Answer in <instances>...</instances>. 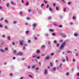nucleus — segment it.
Returning a JSON list of instances; mask_svg holds the SVG:
<instances>
[{"instance_id": "f257e3e1", "label": "nucleus", "mask_w": 79, "mask_h": 79, "mask_svg": "<svg viewBox=\"0 0 79 79\" xmlns=\"http://www.w3.org/2000/svg\"><path fill=\"white\" fill-rule=\"evenodd\" d=\"M65 45H66V42H64L61 45L60 47V49H62L64 48V47Z\"/></svg>"}, {"instance_id": "f03ea898", "label": "nucleus", "mask_w": 79, "mask_h": 79, "mask_svg": "<svg viewBox=\"0 0 79 79\" xmlns=\"http://www.w3.org/2000/svg\"><path fill=\"white\" fill-rule=\"evenodd\" d=\"M23 54L21 52H19L17 54V56H23Z\"/></svg>"}, {"instance_id": "7ed1b4c3", "label": "nucleus", "mask_w": 79, "mask_h": 79, "mask_svg": "<svg viewBox=\"0 0 79 79\" xmlns=\"http://www.w3.org/2000/svg\"><path fill=\"white\" fill-rule=\"evenodd\" d=\"M74 35L75 37H77V36L78 35H79V34L77 33H75L74 34Z\"/></svg>"}, {"instance_id": "20e7f679", "label": "nucleus", "mask_w": 79, "mask_h": 79, "mask_svg": "<svg viewBox=\"0 0 79 79\" xmlns=\"http://www.w3.org/2000/svg\"><path fill=\"white\" fill-rule=\"evenodd\" d=\"M23 40H22V41H20V44L21 45H23Z\"/></svg>"}, {"instance_id": "39448f33", "label": "nucleus", "mask_w": 79, "mask_h": 79, "mask_svg": "<svg viewBox=\"0 0 79 79\" xmlns=\"http://www.w3.org/2000/svg\"><path fill=\"white\" fill-rule=\"evenodd\" d=\"M32 26L33 27H36L37 26V24L35 23H34L33 24Z\"/></svg>"}, {"instance_id": "423d86ee", "label": "nucleus", "mask_w": 79, "mask_h": 79, "mask_svg": "<svg viewBox=\"0 0 79 79\" xmlns=\"http://www.w3.org/2000/svg\"><path fill=\"white\" fill-rule=\"evenodd\" d=\"M26 47H27V44H24V47L23 48V49L24 50H25V48Z\"/></svg>"}, {"instance_id": "0eeeda50", "label": "nucleus", "mask_w": 79, "mask_h": 79, "mask_svg": "<svg viewBox=\"0 0 79 79\" xmlns=\"http://www.w3.org/2000/svg\"><path fill=\"white\" fill-rule=\"evenodd\" d=\"M49 58H50V57L49 56H48L45 58V60H49Z\"/></svg>"}, {"instance_id": "6e6552de", "label": "nucleus", "mask_w": 79, "mask_h": 79, "mask_svg": "<svg viewBox=\"0 0 79 79\" xmlns=\"http://www.w3.org/2000/svg\"><path fill=\"white\" fill-rule=\"evenodd\" d=\"M47 69H45L44 71V74H47Z\"/></svg>"}, {"instance_id": "1a4fd4ad", "label": "nucleus", "mask_w": 79, "mask_h": 79, "mask_svg": "<svg viewBox=\"0 0 79 79\" xmlns=\"http://www.w3.org/2000/svg\"><path fill=\"white\" fill-rule=\"evenodd\" d=\"M50 66H53V63H52V62H50Z\"/></svg>"}, {"instance_id": "9d476101", "label": "nucleus", "mask_w": 79, "mask_h": 79, "mask_svg": "<svg viewBox=\"0 0 79 79\" xmlns=\"http://www.w3.org/2000/svg\"><path fill=\"white\" fill-rule=\"evenodd\" d=\"M11 3L12 4V5H15V3H14L13 1H11Z\"/></svg>"}, {"instance_id": "9b49d317", "label": "nucleus", "mask_w": 79, "mask_h": 79, "mask_svg": "<svg viewBox=\"0 0 79 79\" xmlns=\"http://www.w3.org/2000/svg\"><path fill=\"white\" fill-rule=\"evenodd\" d=\"M36 52H37V53H40V50H38Z\"/></svg>"}, {"instance_id": "f8f14e48", "label": "nucleus", "mask_w": 79, "mask_h": 79, "mask_svg": "<svg viewBox=\"0 0 79 79\" xmlns=\"http://www.w3.org/2000/svg\"><path fill=\"white\" fill-rule=\"evenodd\" d=\"M14 54H16V51L14 50Z\"/></svg>"}, {"instance_id": "ddd939ff", "label": "nucleus", "mask_w": 79, "mask_h": 79, "mask_svg": "<svg viewBox=\"0 0 79 79\" xmlns=\"http://www.w3.org/2000/svg\"><path fill=\"white\" fill-rule=\"evenodd\" d=\"M0 51L2 52H5V50L2 49H1Z\"/></svg>"}, {"instance_id": "4468645a", "label": "nucleus", "mask_w": 79, "mask_h": 79, "mask_svg": "<svg viewBox=\"0 0 79 79\" xmlns=\"http://www.w3.org/2000/svg\"><path fill=\"white\" fill-rule=\"evenodd\" d=\"M49 10L51 11H52V8H51L50 7H49Z\"/></svg>"}, {"instance_id": "2eb2a0df", "label": "nucleus", "mask_w": 79, "mask_h": 79, "mask_svg": "<svg viewBox=\"0 0 79 79\" xmlns=\"http://www.w3.org/2000/svg\"><path fill=\"white\" fill-rule=\"evenodd\" d=\"M20 14L21 15V16H22L23 15V12H20Z\"/></svg>"}, {"instance_id": "dca6fc26", "label": "nucleus", "mask_w": 79, "mask_h": 79, "mask_svg": "<svg viewBox=\"0 0 79 79\" xmlns=\"http://www.w3.org/2000/svg\"><path fill=\"white\" fill-rule=\"evenodd\" d=\"M39 69V68H37L36 69V71H36L37 73H38V70H37V69Z\"/></svg>"}, {"instance_id": "f3484780", "label": "nucleus", "mask_w": 79, "mask_h": 79, "mask_svg": "<svg viewBox=\"0 0 79 79\" xmlns=\"http://www.w3.org/2000/svg\"><path fill=\"white\" fill-rule=\"evenodd\" d=\"M13 73H10V76H13Z\"/></svg>"}, {"instance_id": "a211bd4d", "label": "nucleus", "mask_w": 79, "mask_h": 79, "mask_svg": "<svg viewBox=\"0 0 79 79\" xmlns=\"http://www.w3.org/2000/svg\"><path fill=\"white\" fill-rule=\"evenodd\" d=\"M52 35H53V36H55V35L56 34H55V33H52Z\"/></svg>"}, {"instance_id": "6ab92c4d", "label": "nucleus", "mask_w": 79, "mask_h": 79, "mask_svg": "<svg viewBox=\"0 0 79 79\" xmlns=\"http://www.w3.org/2000/svg\"><path fill=\"white\" fill-rule=\"evenodd\" d=\"M53 6H56V4L55 3H53Z\"/></svg>"}, {"instance_id": "aec40b11", "label": "nucleus", "mask_w": 79, "mask_h": 79, "mask_svg": "<svg viewBox=\"0 0 79 79\" xmlns=\"http://www.w3.org/2000/svg\"><path fill=\"white\" fill-rule=\"evenodd\" d=\"M26 5H29V2L28 1H27V3L26 4Z\"/></svg>"}, {"instance_id": "412c9836", "label": "nucleus", "mask_w": 79, "mask_h": 79, "mask_svg": "<svg viewBox=\"0 0 79 79\" xmlns=\"http://www.w3.org/2000/svg\"><path fill=\"white\" fill-rule=\"evenodd\" d=\"M68 4L69 5H71V2H69Z\"/></svg>"}, {"instance_id": "4be33fe9", "label": "nucleus", "mask_w": 79, "mask_h": 79, "mask_svg": "<svg viewBox=\"0 0 79 79\" xmlns=\"http://www.w3.org/2000/svg\"><path fill=\"white\" fill-rule=\"evenodd\" d=\"M42 48H45V45H43L42 46Z\"/></svg>"}, {"instance_id": "5701e85b", "label": "nucleus", "mask_w": 79, "mask_h": 79, "mask_svg": "<svg viewBox=\"0 0 79 79\" xmlns=\"http://www.w3.org/2000/svg\"><path fill=\"white\" fill-rule=\"evenodd\" d=\"M53 71H56V68L54 67L53 69Z\"/></svg>"}, {"instance_id": "b1692460", "label": "nucleus", "mask_w": 79, "mask_h": 79, "mask_svg": "<svg viewBox=\"0 0 79 79\" xmlns=\"http://www.w3.org/2000/svg\"><path fill=\"white\" fill-rule=\"evenodd\" d=\"M66 10V8H64V11L65 12Z\"/></svg>"}, {"instance_id": "393cba45", "label": "nucleus", "mask_w": 79, "mask_h": 79, "mask_svg": "<svg viewBox=\"0 0 79 79\" xmlns=\"http://www.w3.org/2000/svg\"><path fill=\"white\" fill-rule=\"evenodd\" d=\"M44 2L45 3H48V2H47V1H46L45 0H44Z\"/></svg>"}, {"instance_id": "a878e982", "label": "nucleus", "mask_w": 79, "mask_h": 79, "mask_svg": "<svg viewBox=\"0 0 79 79\" xmlns=\"http://www.w3.org/2000/svg\"><path fill=\"white\" fill-rule=\"evenodd\" d=\"M49 30L51 32H53V30L52 29H50Z\"/></svg>"}, {"instance_id": "bb28decb", "label": "nucleus", "mask_w": 79, "mask_h": 79, "mask_svg": "<svg viewBox=\"0 0 79 79\" xmlns=\"http://www.w3.org/2000/svg\"><path fill=\"white\" fill-rule=\"evenodd\" d=\"M49 6H49V5H48L46 6V8H48V7H49Z\"/></svg>"}, {"instance_id": "cd10ccee", "label": "nucleus", "mask_w": 79, "mask_h": 79, "mask_svg": "<svg viewBox=\"0 0 79 79\" xmlns=\"http://www.w3.org/2000/svg\"><path fill=\"white\" fill-rule=\"evenodd\" d=\"M56 45L57 47H59V45H60V44H56Z\"/></svg>"}, {"instance_id": "c85d7f7f", "label": "nucleus", "mask_w": 79, "mask_h": 79, "mask_svg": "<svg viewBox=\"0 0 79 79\" xmlns=\"http://www.w3.org/2000/svg\"><path fill=\"white\" fill-rule=\"evenodd\" d=\"M5 22H6V23H8V21H7V20H5Z\"/></svg>"}, {"instance_id": "c756f323", "label": "nucleus", "mask_w": 79, "mask_h": 79, "mask_svg": "<svg viewBox=\"0 0 79 79\" xmlns=\"http://www.w3.org/2000/svg\"><path fill=\"white\" fill-rule=\"evenodd\" d=\"M54 55V53H52L51 54V56H53V55Z\"/></svg>"}, {"instance_id": "7c9ffc66", "label": "nucleus", "mask_w": 79, "mask_h": 79, "mask_svg": "<svg viewBox=\"0 0 79 79\" xmlns=\"http://www.w3.org/2000/svg\"><path fill=\"white\" fill-rule=\"evenodd\" d=\"M36 56H37L36 55H35L33 56L32 57L33 58H35V57H36Z\"/></svg>"}, {"instance_id": "2f4dec72", "label": "nucleus", "mask_w": 79, "mask_h": 79, "mask_svg": "<svg viewBox=\"0 0 79 79\" xmlns=\"http://www.w3.org/2000/svg\"><path fill=\"white\" fill-rule=\"evenodd\" d=\"M56 10H58V7L57 6L56 7Z\"/></svg>"}, {"instance_id": "473e14b6", "label": "nucleus", "mask_w": 79, "mask_h": 79, "mask_svg": "<svg viewBox=\"0 0 79 79\" xmlns=\"http://www.w3.org/2000/svg\"><path fill=\"white\" fill-rule=\"evenodd\" d=\"M52 19V17H49L48 18V19Z\"/></svg>"}, {"instance_id": "72a5a7b5", "label": "nucleus", "mask_w": 79, "mask_h": 79, "mask_svg": "<svg viewBox=\"0 0 79 79\" xmlns=\"http://www.w3.org/2000/svg\"><path fill=\"white\" fill-rule=\"evenodd\" d=\"M29 77H31V78H32V76L31 75H29Z\"/></svg>"}, {"instance_id": "f704fd0d", "label": "nucleus", "mask_w": 79, "mask_h": 79, "mask_svg": "<svg viewBox=\"0 0 79 79\" xmlns=\"http://www.w3.org/2000/svg\"><path fill=\"white\" fill-rule=\"evenodd\" d=\"M48 34H45V36H48Z\"/></svg>"}, {"instance_id": "c9c22d12", "label": "nucleus", "mask_w": 79, "mask_h": 79, "mask_svg": "<svg viewBox=\"0 0 79 79\" xmlns=\"http://www.w3.org/2000/svg\"><path fill=\"white\" fill-rule=\"evenodd\" d=\"M67 53H72V52L71 51H68L67 52Z\"/></svg>"}, {"instance_id": "e433bc0d", "label": "nucleus", "mask_w": 79, "mask_h": 79, "mask_svg": "<svg viewBox=\"0 0 79 79\" xmlns=\"http://www.w3.org/2000/svg\"><path fill=\"white\" fill-rule=\"evenodd\" d=\"M10 36H8V40H10Z\"/></svg>"}, {"instance_id": "4c0bfd02", "label": "nucleus", "mask_w": 79, "mask_h": 79, "mask_svg": "<svg viewBox=\"0 0 79 79\" xmlns=\"http://www.w3.org/2000/svg\"><path fill=\"white\" fill-rule=\"evenodd\" d=\"M5 29H8V28H7V26H5Z\"/></svg>"}, {"instance_id": "58836bf2", "label": "nucleus", "mask_w": 79, "mask_h": 79, "mask_svg": "<svg viewBox=\"0 0 79 79\" xmlns=\"http://www.w3.org/2000/svg\"><path fill=\"white\" fill-rule=\"evenodd\" d=\"M26 33L27 34H28V33H29V31H26Z\"/></svg>"}, {"instance_id": "ea45409f", "label": "nucleus", "mask_w": 79, "mask_h": 79, "mask_svg": "<svg viewBox=\"0 0 79 79\" xmlns=\"http://www.w3.org/2000/svg\"><path fill=\"white\" fill-rule=\"evenodd\" d=\"M12 44L13 45H15V43L14 42H13Z\"/></svg>"}, {"instance_id": "a19ab883", "label": "nucleus", "mask_w": 79, "mask_h": 79, "mask_svg": "<svg viewBox=\"0 0 79 79\" xmlns=\"http://www.w3.org/2000/svg\"><path fill=\"white\" fill-rule=\"evenodd\" d=\"M73 19H76V17H75V16H73Z\"/></svg>"}, {"instance_id": "79ce46f5", "label": "nucleus", "mask_w": 79, "mask_h": 79, "mask_svg": "<svg viewBox=\"0 0 79 79\" xmlns=\"http://www.w3.org/2000/svg\"><path fill=\"white\" fill-rule=\"evenodd\" d=\"M63 40H61L59 41V42H60V43L62 42H63Z\"/></svg>"}, {"instance_id": "37998d69", "label": "nucleus", "mask_w": 79, "mask_h": 79, "mask_svg": "<svg viewBox=\"0 0 79 79\" xmlns=\"http://www.w3.org/2000/svg\"><path fill=\"white\" fill-rule=\"evenodd\" d=\"M37 59H40V57L39 56H38L37 57Z\"/></svg>"}, {"instance_id": "c03bdc74", "label": "nucleus", "mask_w": 79, "mask_h": 79, "mask_svg": "<svg viewBox=\"0 0 79 79\" xmlns=\"http://www.w3.org/2000/svg\"><path fill=\"white\" fill-rule=\"evenodd\" d=\"M13 23L14 24H16V23H17V22L15 21V22H14Z\"/></svg>"}, {"instance_id": "a18cd8bd", "label": "nucleus", "mask_w": 79, "mask_h": 79, "mask_svg": "<svg viewBox=\"0 0 79 79\" xmlns=\"http://www.w3.org/2000/svg\"><path fill=\"white\" fill-rule=\"evenodd\" d=\"M5 50L6 51H7V50H8V48H6L5 49Z\"/></svg>"}, {"instance_id": "49530a36", "label": "nucleus", "mask_w": 79, "mask_h": 79, "mask_svg": "<svg viewBox=\"0 0 79 79\" xmlns=\"http://www.w3.org/2000/svg\"><path fill=\"white\" fill-rule=\"evenodd\" d=\"M28 43H31V40H28Z\"/></svg>"}, {"instance_id": "de8ad7c7", "label": "nucleus", "mask_w": 79, "mask_h": 79, "mask_svg": "<svg viewBox=\"0 0 79 79\" xmlns=\"http://www.w3.org/2000/svg\"><path fill=\"white\" fill-rule=\"evenodd\" d=\"M70 25H73V23L71 22L70 23Z\"/></svg>"}, {"instance_id": "09e8293b", "label": "nucleus", "mask_w": 79, "mask_h": 79, "mask_svg": "<svg viewBox=\"0 0 79 79\" xmlns=\"http://www.w3.org/2000/svg\"><path fill=\"white\" fill-rule=\"evenodd\" d=\"M59 27H62V25H60L59 26Z\"/></svg>"}, {"instance_id": "8fccbe9b", "label": "nucleus", "mask_w": 79, "mask_h": 79, "mask_svg": "<svg viewBox=\"0 0 79 79\" xmlns=\"http://www.w3.org/2000/svg\"><path fill=\"white\" fill-rule=\"evenodd\" d=\"M0 9H3V7L1 6H0Z\"/></svg>"}, {"instance_id": "3c124183", "label": "nucleus", "mask_w": 79, "mask_h": 79, "mask_svg": "<svg viewBox=\"0 0 79 79\" xmlns=\"http://www.w3.org/2000/svg\"><path fill=\"white\" fill-rule=\"evenodd\" d=\"M34 39L35 40H37V38L36 37H35Z\"/></svg>"}, {"instance_id": "603ef678", "label": "nucleus", "mask_w": 79, "mask_h": 79, "mask_svg": "<svg viewBox=\"0 0 79 79\" xmlns=\"http://www.w3.org/2000/svg\"><path fill=\"white\" fill-rule=\"evenodd\" d=\"M22 60H25V58H22Z\"/></svg>"}, {"instance_id": "864d4df0", "label": "nucleus", "mask_w": 79, "mask_h": 79, "mask_svg": "<svg viewBox=\"0 0 79 79\" xmlns=\"http://www.w3.org/2000/svg\"><path fill=\"white\" fill-rule=\"evenodd\" d=\"M76 61V60H75V59H73V61Z\"/></svg>"}, {"instance_id": "5fc2aeb1", "label": "nucleus", "mask_w": 79, "mask_h": 79, "mask_svg": "<svg viewBox=\"0 0 79 79\" xmlns=\"http://www.w3.org/2000/svg\"><path fill=\"white\" fill-rule=\"evenodd\" d=\"M54 43H55V44H56V41H54Z\"/></svg>"}, {"instance_id": "6e6d98bb", "label": "nucleus", "mask_w": 79, "mask_h": 79, "mask_svg": "<svg viewBox=\"0 0 79 79\" xmlns=\"http://www.w3.org/2000/svg\"><path fill=\"white\" fill-rule=\"evenodd\" d=\"M28 12H30V11H31V10H28Z\"/></svg>"}, {"instance_id": "4d7b16f0", "label": "nucleus", "mask_w": 79, "mask_h": 79, "mask_svg": "<svg viewBox=\"0 0 79 79\" xmlns=\"http://www.w3.org/2000/svg\"><path fill=\"white\" fill-rule=\"evenodd\" d=\"M2 36L3 37H5V35H2Z\"/></svg>"}, {"instance_id": "13d9d810", "label": "nucleus", "mask_w": 79, "mask_h": 79, "mask_svg": "<svg viewBox=\"0 0 79 79\" xmlns=\"http://www.w3.org/2000/svg\"><path fill=\"white\" fill-rule=\"evenodd\" d=\"M66 75L67 76H68L69 75V73H67Z\"/></svg>"}, {"instance_id": "bf43d9fd", "label": "nucleus", "mask_w": 79, "mask_h": 79, "mask_svg": "<svg viewBox=\"0 0 79 79\" xmlns=\"http://www.w3.org/2000/svg\"><path fill=\"white\" fill-rule=\"evenodd\" d=\"M0 27H2V25L0 24Z\"/></svg>"}, {"instance_id": "052dcab7", "label": "nucleus", "mask_w": 79, "mask_h": 79, "mask_svg": "<svg viewBox=\"0 0 79 79\" xmlns=\"http://www.w3.org/2000/svg\"><path fill=\"white\" fill-rule=\"evenodd\" d=\"M32 68L34 69L35 68V66H33Z\"/></svg>"}, {"instance_id": "680f3d73", "label": "nucleus", "mask_w": 79, "mask_h": 79, "mask_svg": "<svg viewBox=\"0 0 79 79\" xmlns=\"http://www.w3.org/2000/svg\"><path fill=\"white\" fill-rule=\"evenodd\" d=\"M9 6V4L7 3V6Z\"/></svg>"}, {"instance_id": "e2e57ef3", "label": "nucleus", "mask_w": 79, "mask_h": 79, "mask_svg": "<svg viewBox=\"0 0 79 79\" xmlns=\"http://www.w3.org/2000/svg\"><path fill=\"white\" fill-rule=\"evenodd\" d=\"M22 3H24V0H22Z\"/></svg>"}, {"instance_id": "0e129e2a", "label": "nucleus", "mask_w": 79, "mask_h": 79, "mask_svg": "<svg viewBox=\"0 0 79 79\" xmlns=\"http://www.w3.org/2000/svg\"><path fill=\"white\" fill-rule=\"evenodd\" d=\"M4 64L6 65V62H4Z\"/></svg>"}, {"instance_id": "69168bd1", "label": "nucleus", "mask_w": 79, "mask_h": 79, "mask_svg": "<svg viewBox=\"0 0 79 79\" xmlns=\"http://www.w3.org/2000/svg\"><path fill=\"white\" fill-rule=\"evenodd\" d=\"M29 19V18L28 17H27V20H29V19Z\"/></svg>"}, {"instance_id": "338daca9", "label": "nucleus", "mask_w": 79, "mask_h": 79, "mask_svg": "<svg viewBox=\"0 0 79 79\" xmlns=\"http://www.w3.org/2000/svg\"><path fill=\"white\" fill-rule=\"evenodd\" d=\"M48 44H50V41H48Z\"/></svg>"}, {"instance_id": "774afa93", "label": "nucleus", "mask_w": 79, "mask_h": 79, "mask_svg": "<svg viewBox=\"0 0 79 79\" xmlns=\"http://www.w3.org/2000/svg\"><path fill=\"white\" fill-rule=\"evenodd\" d=\"M79 76V73H77V76Z\"/></svg>"}]
</instances>
